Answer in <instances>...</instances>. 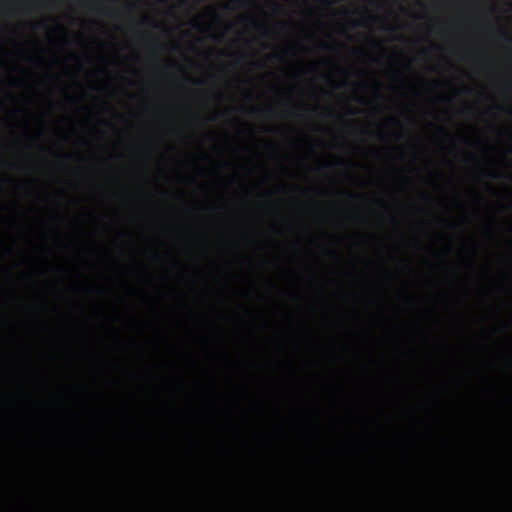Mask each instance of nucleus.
Instances as JSON below:
<instances>
[{
    "instance_id": "1",
    "label": "nucleus",
    "mask_w": 512,
    "mask_h": 512,
    "mask_svg": "<svg viewBox=\"0 0 512 512\" xmlns=\"http://www.w3.org/2000/svg\"><path fill=\"white\" fill-rule=\"evenodd\" d=\"M335 165H336V164H335V163H332V162H327V163H326V167H327V168L333 167V166H335Z\"/></svg>"
},
{
    "instance_id": "2",
    "label": "nucleus",
    "mask_w": 512,
    "mask_h": 512,
    "mask_svg": "<svg viewBox=\"0 0 512 512\" xmlns=\"http://www.w3.org/2000/svg\"><path fill=\"white\" fill-rule=\"evenodd\" d=\"M96 13H98L99 15H103V9L102 8L96 9Z\"/></svg>"
},
{
    "instance_id": "3",
    "label": "nucleus",
    "mask_w": 512,
    "mask_h": 512,
    "mask_svg": "<svg viewBox=\"0 0 512 512\" xmlns=\"http://www.w3.org/2000/svg\"><path fill=\"white\" fill-rule=\"evenodd\" d=\"M255 111H256V110H255L254 108H252L251 110H249V113L254 114V113H255Z\"/></svg>"
},
{
    "instance_id": "4",
    "label": "nucleus",
    "mask_w": 512,
    "mask_h": 512,
    "mask_svg": "<svg viewBox=\"0 0 512 512\" xmlns=\"http://www.w3.org/2000/svg\"><path fill=\"white\" fill-rule=\"evenodd\" d=\"M465 92H466V93H470V92H471V89L466 88V89H465Z\"/></svg>"
},
{
    "instance_id": "5",
    "label": "nucleus",
    "mask_w": 512,
    "mask_h": 512,
    "mask_svg": "<svg viewBox=\"0 0 512 512\" xmlns=\"http://www.w3.org/2000/svg\"><path fill=\"white\" fill-rule=\"evenodd\" d=\"M324 2H326L327 5H330V0H324Z\"/></svg>"
},
{
    "instance_id": "6",
    "label": "nucleus",
    "mask_w": 512,
    "mask_h": 512,
    "mask_svg": "<svg viewBox=\"0 0 512 512\" xmlns=\"http://www.w3.org/2000/svg\"><path fill=\"white\" fill-rule=\"evenodd\" d=\"M323 47H324V48H326V49H328V45H326V44H323Z\"/></svg>"
},
{
    "instance_id": "7",
    "label": "nucleus",
    "mask_w": 512,
    "mask_h": 512,
    "mask_svg": "<svg viewBox=\"0 0 512 512\" xmlns=\"http://www.w3.org/2000/svg\"><path fill=\"white\" fill-rule=\"evenodd\" d=\"M233 1H237V2H239V0H233Z\"/></svg>"
}]
</instances>
